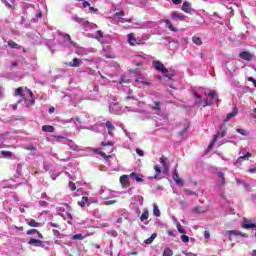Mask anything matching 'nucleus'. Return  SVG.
Segmentation results:
<instances>
[{
    "instance_id": "4d7b16f0",
    "label": "nucleus",
    "mask_w": 256,
    "mask_h": 256,
    "mask_svg": "<svg viewBox=\"0 0 256 256\" xmlns=\"http://www.w3.org/2000/svg\"><path fill=\"white\" fill-rule=\"evenodd\" d=\"M71 239H72L73 241H77V240L83 241V239H85V237H83V234H75V235L72 236Z\"/></svg>"
},
{
    "instance_id": "bb28decb",
    "label": "nucleus",
    "mask_w": 256,
    "mask_h": 256,
    "mask_svg": "<svg viewBox=\"0 0 256 256\" xmlns=\"http://www.w3.org/2000/svg\"><path fill=\"white\" fill-rule=\"evenodd\" d=\"M172 177H173L176 185H179L180 187H183V180H181V178H179V173L177 172V170L173 171Z\"/></svg>"
},
{
    "instance_id": "c03bdc74",
    "label": "nucleus",
    "mask_w": 256,
    "mask_h": 256,
    "mask_svg": "<svg viewBox=\"0 0 256 256\" xmlns=\"http://www.w3.org/2000/svg\"><path fill=\"white\" fill-rule=\"evenodd\" d=\"M1 155L4 159H11L13 157V152L11 151H1Z\"/></svg>"
},
{
    "instance_id": "6e6552de",
    "label": "nucleus",
    "mask_w": 256,
    "mask_h": 256,
    "mask_svg": "<svg viewBox=\"0 0 256 256\" xmlns=\"http://www.w3.org/2000/svg\"><path fill=\"white\" fill-rule=\"evenodd\" d=\"M150 107L153 109V111H156L155 114L158 115V117L163 119V121H167V114L161 111V102H154L152 105H150Z\"/></svg>"
},
{
    "instance_id": "ddd939ff",
    "label": "nucleus",
    "mask_w": 256,
    "mask_h": 256,
    "mask_svg": "<svg viewBox=\"0 0 256 256\" xmlns=\"http://www.w3.org/2000/svg\"><path fill=\"white\" fill-rule=\"evenodd\" d=\"M127 40L129 45H141V40L139 36H136L134 33H130L127 35Z\"/></svg>"
},
{
    "instance_id": "b1692460",
    "label": "nucleus",
    "mask_w": 256,
    "mask_h": 256,
    "mask_svg": "<svg viewBox=\"0 0 256 256\" xmlns=\"http://www.w3.org/2000/svg\"><path fill=\"white\" fill-rule=\"evenodd\" d=\"M182 11L184 13H188V14H191L193 13L195 10H193V8L191 7V3L188 2V1H184L183 4H182Z\"/></svg>"
},
{
    "instance_id": "864d4df0",
    "label": "nucleus",
    "mask_w": 256,
    "mask_h": 256,
    "mask_svg": "<svg viewBox=\"0 0 256 256\" xmlns=\"http://www.w3.org/2000/svg\"><path fill=\"white\" fill-rule=\"evenodd\" d=\"M92 151L94 153H97V155H102V157H104L105 159H107V157H111V156H107V154H105V152H101V150L99 148H93Z\"/></svg>"
},
{
    "instance_id": "4be33fe9",
    "label": "nucleus",
    "mask_w": 256,
    "mask_h": 256,
    "mask_svg": "<svg viewBox=\"0 0 256 256\" xmlns=\"http://www.w3.org/2000/svg\"><path fill=\"white\" fill-rule=\"evenodd\" d=\"M145 59H147V55H136L133 59L134 65H137V67H141L145 63Z\"/></svg>"
},
{
    "instance_id": "6ab92c4d",
    "label": "nucleus",
    "mask_w": 256,
    "mask_h": 256,
    "mask_svg": "<svg viewBox=\"0 0 256 256\" xmlns=\"http://www.w3.org/2000/svg\"><path fill=\"white\" fill-rule=\"evenodd\" d=\"M81 9H85L88 13H97L99 11L97 8L91 6L87 1H84L80 4Z\"/></svg>"
},
{
    "instance_id": "8fccbe9b",
    "label": "nucleus",
    "mask_w": 256,
    "mask_h": 256,
    "mask_svg": "<svg viewBox=\"0 0 256 256\" xmlns=\"http://www.w3.org/2000/svg\"><path fill=\"white\" fill-rule=\"evenodd\" d=\"M189 129V123L187 121L184 122L183 126H182V131L180 132V135H185V133H187V130Z\"/></svg>"
},
{
    "instance_id": "1a4fd4ad",
    "label": "nucleus",
    "mask_w": 256,
    "mask_h": 256,
    "mask_svg": "<svg viewBox=\"0 0 256 256\" xmlns=\"http://www.w3.org/2000/svg\"><path fill=\"white\" fill-rule=\"evenodd\" d=\"M28 245H33V247H42L43 249H49V242L41 241L35 238H31Z\"/></svg>"
},
{
    "instance_id": "0e129e2a",
    "label": "nucleus",
    "mask_w": 256,
    "mask_h": 256,
    "mask_svg": "<svg viewBox=\"0 0 256 256\" xmlns=\"http://www.w3.org/2000/svg\"><path fill=\"white\" fill-rule=\"evenodd\" d=\"M91 203H99V199H97L96 197L88 198V205H91Z\"/></svg>"
},
{
    "instance_id": "6e6d98bb",
    "label": "nucleus",
    "mask_w": 256,
    "mask_h": 256,
    "mask_svg": "<svg viewBox=\"0 0 256 256\" xmlns=\"http://www.w3.org/2000/svg\"><path fill=\"white\" fill-rule=\"evenodd\" d=\"M59 35H61V37H63V39H64L65 41H67V43H69L70 45L73 43V42L71 41V36H70L69 34H61V33H59Z\"/></svg>"
},
{
    "instance_id": "72a5a7b5",
    "label": "nucleus",
    "mask_w": 256,
    "mask_h": 256,
    "mask_svg": "<svg viewBox=\"0 0 256 256\" xmlns=\"http://www.w3.org/2000/svg\"><path fill=\"white\" fill-rule=\"evenodd\" d=\"M88 37H92L93 39H103V32L101 30L96 31L94 34H88Z\"/></svg>"
},
{
    "instance_id": "a19ab883",
    "label": "nucleus",
    "mask_w": 256,
    "mask_h": 256,
    "mask_svg": "<svg viewBox=\"0 0 256 256\" xmlns=\"http://www.w3.org/2000/svg\"><path fill=\"white\" fill-rule=\"evenodd\" d=\"M192 42L195 44V45H198V46H201L203 45V40H201V38L197 35H194L192 37Z\"/></svg>"
},
{
    "instance_id": "5fc2aeb1",
    "label": "nucleus",
    "mask_w": 256,
    "mask_h": 256,
    "mask_svg": "<svg viewBox=\"0 0 256 256\" xmlns=\"http://www.w3.org/2000/svg\"><path fill=\"white\" fill-rule=\"evenodd\" d=\"M53 235L54 237H58V239H64L65 238V234H61V232H59V230H53Z\"/></svg>"
},
{
    "instance_id": "9b49d317",
    "label": "nucleus",
    "mask_w": 256,
    "mask_h": 256,
    "mask_svg": "<svg viewBox=\"0 0 256 256\" xmlns=\"http://www.w3.org/2000/svg\"><path fill=\"white\" fill-rule=\"evenodd\" d=\"M66 211L64 213H60V217H63L64 221L67 223H71L73 221V215L71 214V206L65 204Z\"/></svg>"
},
{
    "instance_id": "f03ea898",
    "label": "nucleus",
    "mask_w": 256,
    "mask_h": 256,
    "mask_svg": "<svg viewBox=\"0 0 256 256\" xmlns=\"http://www.w3.org/2000/svg\"><path fill=\"white\" fill-rule=\"evenodd\" d=\"M47 141H49V143H62L63 145H68V147L72 149V151H83V147L75 144L73 140H69L67 136L50 135L47 138Z\"/></svg>"
},
{
    "instance_id": "13d9d810",
    "label": "nucleus",
    "mask_w": 256,
    "mask_h": 256,
    "mask_svg": "<svg viewBox=\"0 0 256 256\" xmlns=\"http://www.w3.org/2000/svg\"><path fill=\"white\" fill-rule=\"evenodd\" d=\"M115 203H117V201L115 200H103L101 205L109 206V205H115Z\"/></svg>"
},
{
    "instance_id": "a878e982",
    "label": "nucleus",
    "mask_w": 256,
    "mask_h": 256,
    "mask_svg": "<svg viewBox=\"0 0 256 256\" xmlns=\"http://www.w3.org/2000/svg\"><path fill=\"white\" fill-rule=\"evenodd\" d=\"M153 27H155V22L153 21H147L139 24V29H153Z\"/></svg>"
},
{
    "instance_id": "774afa93",
    "label": "nucleus",
    "mask_w": 256,
    "mask_h": 256,
    "mask_svg": "<svg viewBox=\"0 0 256 256\" xmlns=\"http://www.w3.org/2000/svg\"><path fill=\"white\" fill-rule=\"evenodd\" d=\"M181 241H183V243H189V236H187V235H182V236H181Z\"/></svg>"
},
{
    "instance_id": "f3484780",
    "label": "nucleus",
    "mask_w": 256,
    "mask_h": 256,
    "mask_svg": "<svg viewBox=\"0 0 256 256\" xmlns=\"http://www.w3.org/2000/svg\"><path fill=\"white\" fill-rule=\"evenodd\" d=\"M225 130L218 132L216 135H214L212 142L210 143V145L208 146V149H213V147H215V143H217V141H219V139H223V137H225Z\"/></svg>"
},
{
    "instance_id": "c9c22d12",
    "label": "nucleus",
    "mask_w": 256,
    "mask_h": 256,
    "mask_svg": "<svg viewBox=\"0 0 256 256\" xmlns=\"http://www.w3.org/2000/svg\"><path fill=\"white\" fill-rule=\"evenodd\" d=\"M237 113V108H233L232 112L227 115L226 119L224 120V123H227V121H231L233 117L237 116Z\"/></svg>"
},
{
    "instance_id": "052dcab7",
    "label": "nucleus",
    "mask_w": 256,
    "mask_h": 256,
    "mask_svg": "<svg viewBox=\"0 0 256 256\" xmlns=\"http://www.w3.org/2000/svg\"><path fill=\"white\" fill-rule=\"evenodd\" d=\"M77 55H87V53H89L87 51V49L85 48H79L77 51H76Z\"/></svg>"
},
{
    "instance_id": "69168bd1",
    "label": "nucleus",
    "mask_w": 256,
    "mask_h": 256,
    "mask_svg": "<svg viewBox=\"0 0 256 256\" xmlns=\"http://www.w3.org/2000/svg\"><path fill=\"white\" fill-rule=\"evenodd\" d=\"M68 187L70 191H75V189H77V185H75V183H73L72 181L69 182Z\"/></svg>"
},
{
    "instance_id": "de8ad7c7",
    "label": "nucleus",
    "mask_w": 256,
    "mask_h": 256,
    "mask_svg": "<svg viewBox=\"0 0 256 256\" xmlns=\"http://www.w3.org/2000/svg\"><path fill=\"white\" fill-rule=\"evenodd\" d=\"M156 238H157V234H156V233H153L150 238H148V239H146V240L144 241V243H145L146 245H151V243H153V241H155Z\"/></svg>"
},
{
    "instance_id": "338daca9",
    "label": "nucleus",
    "mask_w": 256,
    "mask_h": 256,
    "mask_svg": "<svg viewBox=\"0 0 256 256\" xmlns=\"http://www.w3.org/2000/svg\"><path fill=\"white\" fill-rule=\"evenodd\" d=\"M127 179H129V177L127 175H122L120 177V183H122V184L127 183Z\"/></svg>"
},
{
    "instance_id": "f704fd0d",
    "label": "nucleus",
    "mask_w": 256,
    "mask_h": 256,
    "mask_svg": "<svg viewBox=\"0 0 256 256\" xmlns=\"http://www.w3.org/2000/svg\"><path fill=\"white\" fill-rule=\"evenodd\" d=\"M240 59H244V61H251V59H253V55L249 52H242L240 53Z\"/></svg>"
},
{
    "instance_id": "4468645a",
    "label": "nucleus",
    "mask_w": 256,
    "mask_h": 256,
    "mask_svg": "<svg viewBox=\"0 0 256 256\" xmlns=\"http://www.w3.org/2000/svg\"><path fill=\"white\" fill-rule=\"evenodd\" d=\"M242 229H256V223H253V220L244 218L240 223Z\"/></svg>"
},
{
    "instance_id": "680f3d73",
    "label": "nucleus",
    "mask_w": 256,
    "mask_h": 256,
    "mask_svg": "<svg viewBox=\"0 0 256 256\" xmlns=\"http://www.w3.org/2000/svg\"><path fill=\"white\" fill-rule=\"evenodd\" d=\"M237 133H239L240 135H243L244 137H247V135H249V132H247V130L245 129H236Z\"/></svg>"
},
{
    "instance_id": "7ed1b4c3",
    "label": "nucleus",
    "mask_w": 256,
    "mask_h": 256,
    "mask_svg": "<svg viewBox=\"0 0 256 256\" xmlns=\"http://www.w3.org/2000/svg\"><path fill=\"white\" fill-rule=\"evenodd\" d=\"M22 11L23 15H26V17H32L30 20L31 23H37L38 19L43 17V13L29 3L22 4Z\"/></svg>"
},
{
    "instance_id": "c85d7f7f",
    "label": "nucleus",
    "mask_w": 256,
    "mask_h": 256,
    "mask_svg": "<svg viewBox=\"0 0 256 256\" xmlns=\"http://www.w3.org/2000/svg\"><path fill=\"white\" fill-rule=\"evenodd\" d=\"M129 177L130 179H132V181H137V183H143V178H142L143 176L135 172H132Z\"/></svg>"
},
{
    "instance_id": "e433bc0d",
    "label": "nucleus",
    "mask_w": 256,
    "mask_h": 256,
    "mask_svg": "<svg viewBox=\"0 0 256 256\" xmlns=\"http://www.w3.org/2000/svg\"><path fill=\"white\" fill-rule=\"evenodd\" d=\"M26 234H28V235H37V237H39V239H43V234L39 233L37 231V229H30L26 232Z\"/></svg>"
},
{
    "instance_id": "473e14b6",
    "label": "nucleus",
    "mask_w": 256,
    "mask_h": 256,
    "mask_svg": "<svg viewBox=\"0 0 256 256\" xmlns=\"http://www.w3.org/2000/svg\"><path fill=\"white\" fill-rule=\"evenodd\" d=\"M164 23L167 27V29H169V31H173L174 33H177V28H175V26H173V23L171 22V20L166 19L164 20Z\"/></svg>"
},
{
    "instance_id": "a211bd4d",
    "label": "nucleus",
    "mask_w": 256,
    "mask_h": 256,
    "mask_svg": "<svg viewBox=\"0 0 256 256\" xmlns=\"http://www.w3.org/2000/svg\"><path fill=\"white\" fill-rule=\"evenodd\" d=\"M101 145H102V150L105 151L106 153H113V149H115L112 141H107V142L103 141Z\"/></svg>"
},
{
    "instance_id": "2f4dec72",
    "label": "nucleus",
    "mask_w": 256,
    "mask_h": 256,
    "mask_svg": "<svg viewBox=\"0 0 256 256\" xmlns=\"http://www.w3.org/2000/svg\"><path fill=\"white\" fill-rule=\"evenodd\" d=\"M160 163L165 171L169 170V160L165 156L160 158Z\"/></svg>"
},
{
    "instance_id": "393cba45",
    "label": "nucleus",
    "mask_w": 256,
    "mask_h": 256,
    "mask_svg": "<svg viewBox=\"0 0 256 256\" xmlns=\"http://www.w3.org/2000/svg\"><path fill=\"white\" fill-rule=\"evenodd\" d=\"M186 18L187 16H185L183 13L173 12L171 15V19L173 21H185Z\"/></svg>"
},
{
    "instance_id": "4c0bfd02",
    "label": "nucleus",
    "mask_w": 256,
    "mask_h": 256,
    "mask_svg": "<svg viewBox=\"0 0 256 256\" xmlns=\"http://www.w3.org/2000/svg\"><path fill=\"white\" fill-rule=\"evenodd\" d=\"M42 131H44V133H53L55 131V127L51 125H44L42 126Z\"/></svg>"
},
{
    "instance_id": "423d86ee",
    "label": "nucleus",
    "mask_w": 256,
    "mask_h": 256,
    "mask_svg": "<svg viewBox=\"0 0 256 256\" xmlns=\"http://www.w3.org/2000/svg\"><path fill=\"white\" fill-rule=\"evenodd\" d=\"M105 127L108 129V134L110 137H113V131H115V126L111 123V121H106L101 124H97L94 126V130L97 131V133H104Z\"/></svg>"
},
{
    "instance_id": "a18cd8bd",
    "label": "nucleus",
    "mask_w": 256,
    "mask_h": 256,
    "mask_svg": "<svg viewBox=\"0 0 256 256\" xmlns=\"http://www.w3.org/2000/svg\"><path fill=\"white\" fill-rule=\"evenodd\" d=\"M151 38V35L149 34H143L140 37V45H145V41H149V39Z\"/></svg>"
},
{
    "instance_id": "c756f323",
    "label": "nucleus",
    "mask_w": 256,
    "mask_h": 256,
    "mask_svg": "<svg viewBox=\"0 0 256 256\" xmlns=\"http://www.w3.org/2000/svg\"><path fill=\"white\" fill-rule=\"evenodd\" d=\"M68 65L69 67H81V65H83V61L79 58H74Z\"/></svg>"
},
{
    "instance_id": "20e7f679",
    "label": "nucleus",
    "mask_w": 256,
    "mask_h": 256,
    "mask_svg": "<svg viewBox=\"0 0 256 256\" xmlns=\"http://www.w3.org/2000/svg\"><path fill=\"white\" fill-rule=\"evenodd\" d=\"M133 95V90L131 88L128 89L127 96L125 97L126 101V109L128 111H133L134 113H139V105H141V102L137 100Z\"/></svg>"
},
{
    "instance_id": "58836bf2",
    "label": "nucleus",
    "mask_w": 256,
    "mask_h": 256,
    "mask_svg": "<svg viewBox=\"0 0 256 256\" xmlns=\"http://www.w3.org/2000/svg\"><path fill=\"white\" fill-rule=\"evenodd\" d=\"M27 15H23L21 17V21H20V25H24V27H26V29H29L31 27V24L30 23H27Z\"/></svg>"
},
{
    "instance_id": "79ce46f5",
    "label": "nucleus",
    "mask_w": 256,
    "mask_h": 256,
    "mask_svg": "<svg viewBox=\"0 0 256 256\" xmlns=\"http://www.w3.org/2000/svg\"><path fill=\"white\" fill-rule=\"evenodd\" d=\"M153 215L155 217H161V210H159V206L156 203L153 204Z\"/></svg>"
},
{
    "instance_id": "cd10ccee",
    "label": "nucleus",
    "mask_w": 256,
    "mask_h": 256,
    "mask_svg": "<svg viewBox=\"0 0 256 256\" xmlns=\"http://www.w3.org/2000/svg\"><path fill=\"white\" fill-rule=\"evenodd\" d=\"M147 219H149V210L144 209V212L140 216V221H142V223H145V225H149V221H147Z\"/></svg>"
},
{
    "instance_id": "49530a36",
    "label": "nucleus",
    "mask_w": 256,
    "mask_h": 256,
    "mask_svg": "<svg viewBox=\"0 0 256 256\" xmlns=\"http://www.w3.org/2000/svg\"><path fill=\"white\" fill-rule=\"evenodd\" d=\"M46 46L50 51H52V53H55V43L53 42V40H49L48 42H46Z\"/></svg>"
},
{
    "instance_id": "37998d69",
    "label": "nucleus",
    "mask_w": 256,
    "mask_h": 256,
    "mask_svg": "<svg viewBox=\"0 0 256 256\" xmlns=\"http://www.w3.org/2000/svg\"><path fill=\"white\" fill-rule=\"evenodd\" d=\"M80 207H85V205H89V198L87 196L82 197L81 201L78 202Z\"/></svg>"
},
{
    "instance_id": "5701e85b",
    "label": "nucleus",
    "mask_w": 256,
    "mask_h": 256,
    "mask_svg": "<svg viewBox=\"0 0 256 256\" xmlns=\"http://www.w3.org/2000/svg\"><path fill=\"white\" fill-rule=\"evenodd\" d=\"M88 99L91 101H97V99H99V86H94L93 90H90Z\"/></svg>"
},
{
    "instance_id": "f257e3e1",
    "label": "nucleus",
    "mask_w": 256,
    "mask_h": 256,
    "mask_svg": "<svg viewBox=\"0 0 256 256\" xmlns=\"http://www.w3.org/2000/svg\"><path fill=\"white\" fill-rule=\"evenodd\" d=\"M194 97L196 99H201V96L207 95V98H204L202 102L196 101V105L198 107H207L209 105H215V103H219V96L215 90H205L203 88H199L198 90H193Z\"/></svg>"
},
{
    "instance_id": "dca6fc26",
    "label": "nucleus",
    "mask_w": 256,
    "mask_h": 256,
    "mask_svg": "<svg viewBox=\"0 0 256 256\" xmlns=\"http://www.w3.org/2000/svg\"><path fill=\"white\" fill-rule=\"evenodd\" d=\"M134 85L139 89H143L145 87H151V82L147 80H143V78H137L134 82Z\"/></svg>"
},
{
    "instance_id": "3c124183",
    "label": "nucleus",
    "mask_w": 256,
    "mask_h": 256,
    "mask_svg": "<svg viewBox=\"0 0 256 256\" xmlns=\"http://www.w3.org/2000/svg\"><path fill=\"white\" fill-rule=\"evenodd\" d=\"M132 200L137 201L139 203V206L143 207V201H144L143 196H134Z\"/></svg>"
},
{
    "instance_id": "09e8293b",
    "label": "nucleus",
    "mask_w": 256,
    "mask_h": 256,
    "mask_svg": "<svg viewBox=\"0 0 256 256\" xmlns=\"http://www.w3.org/2000/svg\"><path fill=\"white\" fill-rule=\"evenodd\" d=\"M24 89L23 87H19L15 90V96L16 97H25V93H23Z\"/></svg>"
},
{
    "instance_id": "7c9ffc66",
    "label": "nucleus",
    "mask_w": 256,
    "mask_h": 256,
    "mask_svg": "<svg viewBox=\"0 0 256 256\" xmlns=\"http://www.w3.org/2000/svg\"><path fill=\"white\" fill-rule=\"evenodd\" d=\"M26 223L29 225V227H43V224L33 219H26Z\"/></svg>"
},
{
    "instance_id": "bf43d9fd",
    "label": "nucleus",
    "mask_w": 256,
    "mask_h": 256,
    "mask_svg": "<svg viewBox=\"0 0 256 256\" xmlns=\"http://www.w3.org/2000/svg\"><path fill=\"white\" fill-rule=\"evenodd\" d=\"M163 256H173V250L171 248H165Z\"/></svg>"
},
{
    "instance_id": "ea45409f",
    "label": "nucleus",
    "mask_w": 256,
    "mask_h": 256,
    "mask_svg": "<svg viewBox=\"0 0 256 256\" xmlns=\"http://www.w3.org/2000/svg\"><path fill=\"white\" fill-rule=\"evenodd\" d=\"M218 185H225V174L223 172H218Z\"/></svg>"
},
{
    "instance_id": "0eeeda50",
    "label": "nucleus",
    "mask_w": 256,
    "mask_h": 256,
    "mask_svg": "<svg viewBox=\"0 0 256 256\" xmlns=\"http://www.w3.org/2000/svg\"><path fill=\"white\" fill-rule=\"evenodd\" d=\"M73 20L76 21V23H80V25H83L86 31H89V29H97V25L93 24L83 18H79L77 16L73 17Z\"/></svg>"
},
{
    "instance_id": "603ef678",
    "label": "nucleus",
    "mask_w": 256,
    "mask_h": 256,
    "mask_svg": "<svg viewBox=\"0 0 256 256\" xmlns=\"http://www.w3.org/2000/svg\"><path fill=\"white\" fill-rule=\"evenodd\" d=\"M8 45L11 47V49H20L21 48V46H19V44H17L13 40H9L8 41Z\"/></svg>"
},
{
    "instance_id": "412c9836",
    "label": "nucleus",
    "mask_w": 256,
    "mask_h": 256,
    "mask_svg": "<svg viewBox=\"0 0 256 256\" xmlns=\"http://www.w3.org/2000/svg\"><path fill=\"white\" fill-rule=\"evenodd\" d=\"M109 111L114 115H121V113H123V110H121V106L117 103L110 104Z\"/></svg>"
},
{
    "instance_id": "aec40b11",
    "label": "nucleus",
    "mask_w": 256,
    "mask_h": 256,
    "mask_svg": "<svg viewBox=\"0 0 256 256\" xmlns=\"http://www.w3.org/2000/svg\"><path fill=\"white\" fill-rule=\"evenodd\" d=\"M152 66L154 67V69H156V71H160L161 73H169V70L165 68V65H163L161 61H154L152 63Z\"/></svg>"
},
{
    "instance_id": "2eb2a0df",
    "label": "nucleus",
    "mask_w": 256,
    "mask_h": 256,
    "mask_svg": "<svg viewBox=\"0 0 256 256\" xmlns=\"http://www.w3.org/2000/svg\"><path fill=\"white\" fill-rule=\"evenodd\" d=\"M239 154L242 156H240L234 162L235 167H239L243 163V161H249V158L252 156V154L250 152H247L246 154H244L243 152H240Z\"/></svg>"
},
{
    "instance_id": "9d476101",
    "label": "nucleus",
    "mask_w": 256,
    "mask_h": 256,
    "mask_svg": "<svg viewBox=\"0 0 256 256\" xmlns=\"http://www.w3.org/2000/svg\"><path fill=\"white\" fill-rule=\"evenodd\" d=\"M77 101H79V97H77V95L74 94H66L62 97V102L66 104L75 105Z\"/></svg>"
},
{
    "instance_id": "39448f33",
    "label": "nucleus",
    "mask_w": 256,
    "mask_h": 256,
    "mask_svg": "<svg viewBox=\"0 0 256 256\" xmlns=\"http://www.w3.org/2000/svg\"><path fill=\"white\" fill-rule=\"evenodd\" d=\"M116 191H113L106 186H101L98 195L100 196L101 201H107L109 199H114V197H117Z\"/></svg>"
},
{
    "instance_id": "e2e57ef3",
    "label": "nucleus",
    "mask_w": 256,
    "mask_h": 256,
    "mask_svg": "<svg viewBox=\"0 0 256 256\" xmlns=\"http://www.w3.org/2000/svg\"><path fill=\"white\" fill-rule=\"evenodd\" d=\"M177 230L179 231V233H182L183 235H185L187 232L185 231V229H183V226H181L180 223L176 224Z\"/></svg>"
},
{
    "instance_id": "f8f14e48",
    "label": "nucleus",
    "mask_w": 256,
    "mask_h": 256,
    "mask_svg": "<svg viewBox=\"0 0 256 256\" xmlns=\"http://www.w3.org/2000/svg\"><path fill=\"white\" fill-rule=\"evenodd\" d=\"M225 235H229V240L231 241V236L234 237H243L244 239H249V235L246 233H243L239 230H230L225 233Z\"/></svg>"
}]
</instances>
